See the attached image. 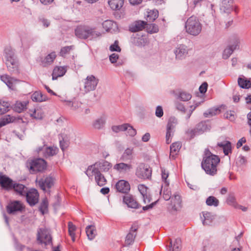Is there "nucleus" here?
I'll return each instance as SVG.
<instances>
[{
  "mask_svg": "<svg viewBox=\"0 0 251 251\" xmlns=\"http://www.w3.org/2000/svg\"><path fill=\"white\" fill-rule=\"evenodd\" d=\"M112 167V164L107 161H98L89 166L85 174L89 177L94 176L97 184L100 186H102L106 183L107 181L101 172H107L111 169Z\"/></svg>",
  "mask_w": 251,
  "mask_h": 251,
  "instance_id": "obj_1",
  "label": "nucleus"
},
{
  "mask_svg": "<svg viewBox=\"0 0 251 251\" xmlns=\"http://www.w3.org/2000/svg\"><path fill=\"white\" fill-rule=\"evenodd\" d=\"M220 161V159L218 156L212 154L209 149H206L204 151L201 166L207 174L214 176L217 174V167Z\"/></svg>",
  "mask_w": 251,
  "mask_h": 251,
  "instance_id": "obj_2",
  "label": "nucleus"
},
{
  "mask_svg": "<svg viewBox=\"0 0 251 251\" xmlns=\"http://www.w3.org/2000/svg\"><path fill=\"white\" fill-rule=\"evenodd\" d=\"M4 57L8 71L11 74H20V62L15 50L11 48L4 50Z\"/></svg>",
  "mask_w": 251,
  "mask_h": 251,
  "instance_id": "obj_3",
  "label": "nucleus"
},
{
  "mask_svg": "<svg viewBox=\"0 0 251 251\" xmlns=\"http://www.w3.org/2000/svg\"><path fill=\"white\" fill-rule=\"evenodd\" d=\"M75 32L76 37L82 39L94 40L101 36V33L98 31L95 27L86 25H80L77 26Z\"/></svg>",
  "mask_w": 251,
  "mask_h": 251,
  "instance_id": "obj_4",
  "label": "nucleus"
},
{
  "mask_svg": "<svg viewBox=\"0 0 251 251\" xmlns=\"http://www.w3.org/2000/svg\"><path fill=\"white\" fill-rule=\"evenodd\" d=\"M185 28L187 33L196 36L201 32L202 25L197 17L192 16L186 21Z\"/></svg>",
  "mask_w": 251,
  "mask_h": 251,
  "instance_id": "obj_5",
  "label": "nucleus"
},
{
  "mask_svg": "<svg viewBox=\"0 0 251 251\" xmlns=\"http://www.w3.org/2000/svg\"><path fill=\"white\" fill-rule=\"evenodd\" d=\"M25 209L24 204L21 201L16 200L10 201L6 207L7 212L10 215L22 213Z\"/></svg>",
  "mask_w": 251,
  "mask_h": 251,
  "instance_id": "obj_6",
  "label": "nucleus"
},
{
  "mask_svg": "<svg viewBox=\"0 0 251 251\" xmlns=\"http://www.w3.org/2000/svg\"><path fill=\"white\" fill-rule=\"evenodd\" d=\"M37 239L40 244H44L46 246L52 244L50 232L46 228H41L38 229Z\"/></svg>",
  "mask_w": 251,
  "mask_h": 251,
  "instance_id": "obj_7",
  "label": "nucleus"
},
{
  "mask_svg": "<svg viewBox=\"0 0 251 251\" xmlns=\"http://www.w3.org/2000/svg\"><path fill=\"white\" fill-rule=\"evenodd\" d=\"M152 170L147 165L141 164L137 168L136 175L143 179H149L151 176Z\"/></svg>",
  "mask_w": 251,
  "mask_h": 251,
  "instance_id": "obj_8",
  "label": "nucleus"
},
{
  "mask_svg": "<svg viewBox=\"0 0 251 251\" xmlns=\"http://www.w3.org/2000/svg\"><path fill=\"white\" fill-rule=\"evenodd\" d=\"M99 79L93 75H90L84 80V90L88 93L94 90L98 84Z\"/></svg>",
  "mask_w": 251,
  "mask_h": 251,
  "instance_id": "obj_9",
  "label": "nucleus"
},
{
  "mask_svg": "<svg viewBox=\"0 0 251 251\" xmlns=\"http://www.w3.org/2000/svg\"><path fill=\"white\" fill-rule=\"evenodd\" d=\"M46 168V163L43 159L38 158L30 162L29 169L32 173L43 171Z\"/></svg>",
  "mask_w": 251,
  "mask_h": 251,
  "instance_id": "obj_10",
  "label": "nucleus"
},
{
  "mask_svg": "<svg viewBox=\"0 0 251 251\" xmlns=\"http://www.w3.org/2000/svg\"><path fill=\"white\" fill-rule=\"evenodd\" d=\"M177 123V119L175 117H171L169 119L166 135V142L167 144H170L171 142V138L173 135L174 129Z\"/></svg>",
  "mask_w": 251,
  "mask_h": 251,
  "instance_id": "obj_11",
  "label": "nucleus"
},
{
  "mask_svg": "<svg viewBox=\"0 0 251 251\" xmlns=\"http://www.w3.org/2000/svg\"><path fill=\"white\" fill-rule=\"evenodd\" d=\"M138 228L139 225L137 222H134L132 224L126 235V245H131L134 243Z\"/></svg>",
  "mask_w": 251,
  "mask_h": 251,
  "instance_id": "obj_12",
  "label": "nucleus"
},
{
  "mask_svg": "<svg viewBox=\"0 0 251 251\" xmlns=\"http://www.w3.org/2000/svg\"><path fill=\"white\" fill-rule=\"evenodd\" d=\"M27 202L30 206H33L38 202L39 194L35 189L27 191L25 195Z\"/></svg>",
  "mask_w": 251,
  "mask_h": 251,
  "instance_id": "obj_13",
  "label": "nucleus"
},
{
  "mask_svg": "<svg viewBox=\"0 0 251 251\" xmlns=\"http://www.w3.org/2000/svg\"><path fill=\"white\" fill-rule=\"evenodd\" d=\"M14 182L6 175L0 174V185L2 188L7 190H12Z\"/></svg>",
  "mask_w": 251,
  "mask_h": 251,
  "instance_id": "obj_14",
  "label": "nucleus"
},
{
  "mask_svg": "<svg viewBox=\"0 0 251 251\" xmlns=\"http://www.w3.org/2000/svg\"><path fill=\"white\" fill-rule=\"evenodd\" d=\"M116 192L123 194V203L126 204V180L121 179L117 181L114 186Z\"/></svg>",
  "mask_w": 251,
  "mask_h": 251,
  "instance_id": "obj_15",
  "label": "nucleus"
},
{
  "mask_svg": "<svg viewBox=\"0 0 251 251\" xmlns=\"http://www.w3.org/2000/svg\"><path fill=\"white\" fill-rule=\"evenodd\" d=\"M130 190L129 184L126 181V191ZM126 205L130 208L137 209L140 207L135 198L131 195L127 194L126 192Z\"/></svg>",
  "mask_w": 251,
  "mask_h": 251,
  "instance_id": "obj_16",
  "label": "nucleus"
},
{
  "mask_svg": "<svg viewBox=\"0 0 251 251\" xmlns=\"http://www.w3.org/2000/svg\"><path fill=\"white\" fill-rule=\"evenodd\" d=\"M41 151H43L45 157H48L55 155L57 153L58 149L54 146L48 147L44 146L43 147H40L37 149L38 152Z\"/></svg>",
  "mask_w": 251,
  "mask_h": 251,
  "instance_id": "obj_17",
  "label": "nucleus"
},
{
  "mask_svg": "<svg viewBox=\"0 0 251 251\" xmlns=\"http://www.w3.org/2000/svg\"><path fill=\"white\" fill-rule=\"evenodd\" d=\"M61 101L64 103L65 106L73 111L77 110L81 105V103L75 99L72 100H61Z\"/></svg>",
  "mask_w": 251,
  "mask_h": 251,
  "instance_id": "obj_18",
  "label": "nucleus"
},
{
  "mask_svg": "<svg viewBox=\"0 0 251 251\" xmlns=\"http://www.w3.org/2000/svg\"><path fill=\"white\" fill-rule=\"evenodd\" d=\"M0 79L9 88L14 90L15 84L18 81L16 78L11 77L7 75L0 76Z\"/></svg>",
  "mask_w": 251,
  "mask_h": 251,
  "instance_id": "obj_19",
  "label": "nucleus"
},
{
  "mask_svg": "<svg viewBox=\"0 0 251 251\" xmlns=\"http://www.w3.org/2000/svg\"><path fill=\"white\" fill-rule=\"evenodd\" d=\"M176 58L182 59L184 58L188 53L187 47L184 45H179L174 51Z\"/></svg>",
  "mask_w": 251,
  "mask_h": 251,
  "instance_id": "obj_20",
  "label": "nucleus"
},
{
  "mask_svg": "<svg viewBox=\"0 0 251 251\" xmlns=\"http://www.w3.org/2000/svg\"><path fill=\"white\" fill-rule=\"evenodd\" d=\"M53 179L50 176H47L45 178H42L39 180V185L41 189L45 191L46 188H50L53 185Z\"/></svg>",
  "mask_w": 251,
  "mask_h": 251,
  "instance_id": "obj_21",
  "label": "nucleus"
},
{
  "mask_svg": "<svg viewBox=\"0 0 251 251\" xmlns=\"http://www.w3.org/2000/svg\"><path fill=\"white\" fill-rule=\"evenodd\" d=\"M67 71V67L66 66H56L52 72V79L55 80L59 77L63 76Z\"/></svg>",
  "mask_w": 251,
  "mask_h": 251,
  "instance_id": "obj_22",
  "label": "nucleus"
},
{
  "mask_svg": "<svg viewBox=\"0 0 251 251\" xmlns=\"http://www.w3.org/2000/svg\"><path fill=\"white\" fill-rule=\"evenodd\" d=\"M233 9V0H222L221 10L225 13H230Z\"/></svg>",
  "mask_w": 251,
  "mask_h": 251,
  "instance_id": "obj_23",
  "label": "nucleus"
},
{
  "mask_svg": "<svg viewBox=\"0 0 251 251\" xmlns=\"http://www.w3.org/2000/svg\"><path fill=\"white\" fill-rule=\"evenodd\" d=\"M12 189L18 195L25 196L27 191V188L24 185L15 182Z\"/></svg>",
  "mask_w": 251,
  "mask_h": 251,
  "instance_id": "obj_24",
  "label": "nucleus"
},
{
  "mask_svg": "<svg viewBox=\"0 0 251 251\" xmlns=\"http://www.w3.org/2000/svg\"><path fill=\"white\" fill-rule=\"evenodd\" d=\"M146 22L142 21H136L129 26V30L131 32H137L142 30L146 27Z\"/></svg>",
  "mask_w": 251,
  "mask_h": 251,
  "instance_id": "obj_25",
  "label": "nucleus"
},
{
  "mask_svg": "<svg viewBox=\"0 0 251 251\" xmlns=\"http://www.w3.org/2000/svg\"><path fill=\"white\" fill-rule=\"evenodd\" d=\"M171 204L173 208L177 210L181 207V199L180 196L177 193L174 194L171 198Z\"/></svg>",
  "mask_w": 251,
  "mask_h": 251,
  "instance_id": "obj_26",
  "label": "nucleus"
},
{
  "mask_svg": "<svg viewBox=\"0 0 251 251\" xmlns=\"http://www.w3.org/2000/svg\"><path fill=\"white\" fill-rule=\"evenodd\" d=\"M29 111L30 117L33 119L41 120L44 116V112L41 108H36L34 109H30Z\"/></svg>",
  "mask_w": 251,
  "mask_h": 251,
  "instance_id": "obj_27",
  "label": "nucleus"
},
{
  "mask_svg": "<svg viewBox=\"0 0 251 251\" xmlns=\"http://www.w3.org/2000/svg\"><path fill=\"white\" fill-rule=\"evenodd\" d=\"M105 121L106 117L104 116H101L94 121L93 126L95 129H101L104 126Z\"/></svg>",
  "mask_w": 251,
  "mask_h": 251,
  "instance_id": "obj_28",
  "label": "nucleus"
},
{
  "mask_svg": "<svg viewBox=\"0 0 251 251\" xmlns=\"http://www.w3.org/2000/svg\"><path fill=\"white\" fill-rule=\"evenodd\" d=\"M217 145L219 147L223 149L224 153L226 155H228L229 153L231 152V146L230 142L226 141L218 143Z\"/></svg>",
  "mask_w": 251,
  "mask_h": 251,
  "instance_id": "obj_29",
  "label": "nucleus"
},
{
  "mask_svg": "<svg viewBox=\"0 0 251 251\" xmlns=\"http://www.w3.org/2000/svg\"><path fill=\"white\" fill-rule=\"evenodd\" d=\"M124 0H109L108 4L113 10H119L123 5Z\"/></svg>",
  "mask_w": 251,
  "mask_h": 251,
  "instance_id": "obj_30",
  "label": "nucleus"
},
{
  "mask_svg": "<svg viewBox=\"0 0 251 251\" xmlns=\"http://www.w3.org/2000/svg\"><path fill=\"white\" fill-rule=\"evenodd\" d=\"M181 147V143L179 142H176L173 143L170 146V156L174 158L177 154Z\"/></svg>",
  "mask_w": 251,
  "mask_h": 251,
  "instance_id": "obj_31",
  "label": "nucleus"
},
{
  "mask_svg": "<svg viewBox=\"0 0 251 251\" xmlns=\"http://www.w3.org/2000/svg\"><path fill=\"white\" fill-rule=\"evenodd\" d=\"M86 233L88 238L92 240L97 235V231L94 226L90 225L86 227Z\"/></svg>",
  "mask_w": 251,
  "mask_h": 251,
  "instance_id": "obj_32",
  "label": "nucleus"
},
{
  "mask_svg": "<svg viewBox=\"0 0 251 251\" xmlns=\"http://www.w3.org/2000/svg\"><path fill=\"white\" fill-rule=\"evenodd\" d=\"M238 83L239 86L243 89H249L251 88V81L250 79L246 78L239 77L238 78Z\"/></svg>",
  "mask_w": 251,
  "mask_h": 251,
  "instance_id": "obj_33",
  "label": "nucleus"
},
{
  "mask_svg": "<svg viewBox=\"0 0 251 251\" xmlns=\"http://www.w3.org/2000/svg\"><path fill=\"white\" fill-rule=\"evenodd\" d=\"M28 103L27 101H17L13 107V109L15 111L21 113L26 108V105Z\"/></svg>",
  "mask_w": 251,
  "mask_h": 251,
  "instance_id": "obj_34",
  "label": "nucleus"
},
{
  "mask_svg": "<svg viewBox=\"0 0 251 251\" xmlns=\"http://www.w3.org/2000/svg\"><path fill=\"white\" fill-rule=\"evenodd\" d=\"M146 16L148 22H153L158 16V12L156 10H150L147 11Z\"/></svg>",
  "mask_w": 251,
  "mask_h": 251,
  "instance_id": "obj_35",
  "label": "nucleus"
},
{
  "mask_svg": "<svg viewBox=\"0 0 251 251\" xmlns=\"http://www.w3.org/2000/svg\"><path fill=\"white\" fill-rule=\"evenodd\" d=\"M56 55L54 52H52L49 54L42 61L43 65L44 66L50 65L53 63L54 60L56 58Z\"/></svg>",
  "mask_w": 251,
  "mask_h": 251,
  "instance_id": "obj_36",
  "label": "nucleus"
},
{
  "mask_svg": "<svg viewBox=\"0 0 251 251\" xmlns=\"http://www.w3.org/2000/svg\"><path fill=\"white\" fill-rule=\"evenodd\" d=\"M221 110L219 107H213L205 111L203 115L205 117H211L219 114Z\"/></svg>",
  "mask_w": 251,
  "mask_h": 251,
  "instance_id": "obj_37",
  "label": "nucleus"
},
{
  "mask_svg": "<svg viewBox=\"0 0 251 251\" xmlns=\"http://www.w3.org/2000/svg\"><path fill=\"white\" fill-rule=\"evenodd\" d=\"M160 193V194H163V197L166 201H168L172 198L171 191L168 188V187L166 186V185H165L163 189V186H162Z\"/></svg>",
  "mask_w": 251,
  "mask_h": 251,
  "instance_id": "obj_38",
  "label": "nucleus"
},
{
  "mask_svg": "<svg viewBox=\"0 0 251 251\" xmlns=\"http://www.w3.org/2000/svg\"><path fill=\"white\" fill-rule=\"evenodd\" d=\"M226 202L228 204L235 207L237 205L235 196L234 193H229L226 198Z\"/></svg>",
  "mask_w": 251,
  "mask_h": 251,
  "instance_id": "obj_39",
  "label": "nucleus"
},
{
  "mask_svg": "<svg viewBox=\"0 0 251 251\" xmlns=\"http://www.w3.org/2000/svg\"><path fill=\"white\" fill-rule=\"evenodd\" d=\"M206 203L208 206L217 207L219 204V200L214 196L208 197L206 200Z\"/></svg>",
  "mask_w": 251,
  "mask_h": 251,
  "instance_id": "obj_40",
  "label": "nucleus"
},
{
  "mask_svg": "<svg viewBox=\"0 0 251 251\" xmlns=\"http://www.w3.org/2000/svg\"><path fill=\"white\" fill-rule=\"evenodd\" d=\"M10 103L8 101L0 100V114H3L9 110Z\"/></svg>",
  "mask_w": 251,
  "mask_h": 251,
  "instance_id": "obj_41",
  "label": "nucleus"
},
{
  "mask_svg": "<svg viewBox=\"0 0 251 251\" xmlns=\"http://www.w3.org/2000/svg\"><path fill=\"white\" fill-rule=\"evenodd\" d=\"M145 28L146 29L148 33H150L151 34L154 33H157L159 30L158 26L154 24H147L146 23Z\"/></svg>",
  "mask_w": 251,
  "mask_h": 251,
  "instance_id": "obj_42",
  "label": "nucleus"
},
{
  "mask_svg": "<svg viewBox=\"0 0 251 251\" xmlns=\"http://www.w3.org/2000/svg\"><path fill=\"white\" fill-rule=\"evenodd\" d=\"M76 230V226L72 222H69L68 223V230L69 235L71 237L72 240L73 242L75 241V231Z\"/></svg>",
  "mask_w": 251,
  "mask_h": 251,
  "instance_id": "obj_43",
  "label": "nucleus"
},
{
  "mask_svg": "<svg viewBox=\"0 0 251 251\" xmlns=\"http://www.w3.org/2000/svg\"><path fill=\"white\" fill-rule=\"evenodd\" d=\"M31 99L34 101L41 102L45 100V98L40 92H35L31 96Z\"/></svg>",
  "mask_w": 251,
  "mask_h": 251,
  "instance_id": "obj_44",
  "label": "nucleus"
},
{
  "mask_svg": "<svg viewBox=\"0 0 251 251\" xmlns=\"http://www.w3.org/2000/svg\"><path fill=\"white\" fill-rule=\"evenodd\" d=\"M138 190L139 191V192H140V193L141 194V195H142L144 201L145 202V203H146V199H148V195H147V187H146L144 185L140 184L138 185Z\"/></svg>",
  "mask_w": 251,
  "mask_h": 251,
  "instance_id": "obj_45",
  "label": "nucleus"
},
{
  "mask_svg": "<svg viewBox=\"0 0 251 251\" xmlns=\"http://www.w3.org/2000/svg\"><path fill=\"white\" fill-rule=\"evenodd\" d=\"M48 201L47 199H44L42 200L39 209L41 212L42 214H44L45 213L48 212Z\"/></svg>",
  "mask_w": 251,
  "mask_h": 251,
  "instance_id": "obj_46",
  "label": "nucleus"
},
{
  "mask_svg": "<svg viewBox=\"0 0 251 251\" xmlns=\"http://www.w3.org/2000/svg\"><path fill=\"white\" fill-rule=\"evenodd\" d=\"M192 98V96L190 94L186 92H181L179 93L178 96V99L182 101H188Z\"/></svg>",
  "mask_w": 251,
  "mask_h": 251,
  "instance_id": "obj_47",
  "label": "nucleus"
},
{
  "mask_svg": "<svg viewBox=\"0 0 251 251\" xmlns=\"http://www.w3.org/2000/svg\"><path fill=\"white\" fill-rule=\"evenodd\" d=\"M116 24L112 21L106 20L102 23V26L106 31H109Z\"/></svg>",
  "mask_w": 251,
  "mask_h": 251,
  "instance_id": "obj_48",
  "label": "nucleus"
},
{
  "mask_svg": "<svg viewBox=\"0 0 251 251\" xmlns=\"http://www.w3.org/2000/svg\"><path fill=\"white\" fill-rule=\"evenodd\" d=\"M161 176L162 179L164 182L165 185L168 187L169 185V182L167 180V178L169 176V173L166 171V170L163 168H161Z\"/></svg>",
  "mask_w": 251,
  "mask_h": 251,
  "instance_id": "obj_49",
  "label": "nucleus"
},
{
  "mask_svg": "<svg viewBox=\"0 0 251 251\" xmlns=\"http://www.w3.org/2000/svg\"><path fill=\"white\" fill-rule=\"evenodd\" d=\"M73 49V46H66L61 48V50L60 51V55L62 57H65L67 54H68L70 51Z\"/></svg>",
  "mask_w": 251,
  "mask_h": 251,
  "instance_id": "obj_50",
  "label": "nucleus"
},
{
  "mask_svg": "<svg viewBox=\"0 0 251 251\" xmlns=\"http://www.w3.org/2000/svg\"><path fill=\"white\" fill-rule=\"evenodd\" d=\"M234 50L230 47L227 46L226 48L223 53V58L224 59H226L228 58L232 54Z\"/></svg>",
  "mask_w": 251,
  "mask_h": 251,
  "instance_id": "obj_51",
  "label": "nucleus"
},
{
  "mask_svg": "<svg viewBox=\"0 0 251 251\" xmlns=\"http://www.w3.org/2000/svg\"><path fill=\"white\" fill-rule=\"evenodd\" d=\"M197 131L199 134L205 131L207 129V125L204 123H200L196 127Z\"/></svg>",
  "mask_w": 251,
  "mask_h": 251,
  "instance_id": "obj_52",
  "label": "nucleus"
},
{
  "mask_svg": "<svg viewBox=\"0 0 251 251\" xmlns=\"http://www.w3.org/2000/svg\"><path fill=\"white\" fill-rule=\"evenodd\" d=\"M204 220L203 224L204 225H209L212 221V215L211 213L207 212L203 214Z\"/></svg>",
  "mask_w": 251,
  "mask_h": 251,
  "instance_id": "obj_53",
  "label": "nucleus"
},
{
  "mask_svg": "<svg viewBox=\"0 0 251 251\" xmlns=\"http://www.w3.org/2000/svg\"><path fill=\"white\" fill-rule=\"evenodd\" d=\"M181 241L180 239L177 238L173 244V247L171 251H180L181 249Z\"/></svg>",
  "mask_w": 251,
  "mask_h": 251,
  "instance_id": "obj_54",
  "label": "nucleus"
},
{
  "mask_svg": "<svg viewBox=\"0 0 251 251\" xmlns=\"http://www.w3.org/2000/svg\"><path fill=\"white\" fill-rule=\"evenodd\" d=\"M225 118L229 120L230 121H233L235 120V114L234 111H228L224 114Z\"/></svg>",
  "mask_w": 251,
  "mask_h": 251,
  "instance_id": "obj_55",
  "label": "nucleus"
},
{
  "mask_svg": "<svg viewBox=\"0 0 251 251\" xmlns=\"http://www.w3.org/2000/svg\"><path fill=\"white\" fill-rule=\"evenodd\" d=\"M240 40L238 38H235L232 41L231 44L228 45L233 50L239 49L240 45Z\"/></svg>",
  "mask_w": 251,
  "mask_h": 251,
  "instance_id": "obj_56",
  "label": "nucleus"
},
{
  "mask_svg": "<svg viewBox=\"0 0 251 251\" xmlns=\"http://www.w3.org/2000/svg\"><path fill=\"white\" fill-rule=\"evenodd\" d=\"M1 119L3 120V122H4L5 125L10 123H13L16 120V118L15 117L11 116L10 115H5Z\"/></svg>",
  "mask_w": 251,
  "mask_h": 251,
  "instance_id": "obj_57",
  "label": "nucleus"
},
{
  "mask_svg": "<svg viewBox=\"0 0 251 251\" xmlns=\"http://www.w3.org/2000/svg\"><path fill=\"white\" fill-rule=\"evenodd\" d=\"M109 50L111 51L120 52L121 48L119 46V42L116 40L114 43L109 47Z\"/></svg>",
  "mask_w": 251,
  "mask_h": 251,
  "instance_id": "obj_58",
  "label": "nucleus"
},
{
  "mask_svg": "<svg viewBox=\"0 0 251 251\" xmlns=\"http://www.w3.org/2000/svg\"><path fill=\"white\" fill-rule=\"evenodd\" d=\"M111 128L112 131L116 133L125 131L126 130V124H123L119 126H112Z\"/></svg>",
  "mask_w": 251,
  "mask_h": 251,
  "instance_id": "obj_59",
  "label": "nucleus"
},
{
  "mask_svg": "<svg viewBox=\"0 0 251 251\" xmlns=\"http://www.w3.org/2000/svg\"><path fill=\"white\" fill-rule=\"evenodd\" d=\"M126 132L130 136H134L136 134V130L129 124H126Z\"/></svg>",
  "mask_w": 251,
  "mask_h": 251,
  "instance_id": "obj_60",
  "label": "nucleus"
},
{
  "mask_svg": "<svg viewBox=\"0 0 251 251\" xmlns=\"http://www.w3.org/2000/svg\"><path fill=\"white\" fill-rule=\"evenodd\" d=\"M186 133L190 140L194 138L196 135L199 134L196 128L194 129H188L186 131Z\"/></svg>",
  "mask_w": 251,
  "mask_h": 251,
  "instance_id": "obj_61",
  "label": "nucleus"
},
{
  "mask_svg": "<svg viewBox=\"0 0 251 251\" xmlns=\"http://www.w3.org/2000/svg\"><path fill=\"white\" fill-rule=\"evenodd\" d=\"M20 10L22 13L20 14L25 16V15H31L32 14L31 10L26 7L23 6L20 8Z\"/></svg>",
  "mask_w": 251,
  "mask_h": 251,
  "instance_id": "obj_62",
  "label": "nucleus"
},
{
  "mask_svg": "<svg viewBox=\"0 0 251 251\" xmlns=\"http://www.w3.org/2000/svg\"><path fill=\"white\" fill-rule=\"evenodd\" d=\"M126 168V164L124 163H120L116 164L114 166V169L117 170L119 172L122 171Z\"/></svg>",
  "mask_w": 251,
  "mask_h": 251,
  "instance_id": "obj_63",
  "label": "nucleus"
},
{
  "mask_svg": "<svg viewBox=\"0 0 251 251\" xmlns=\"http://www.w3.org/2000/svg\"><path fill=\"white\" fill-rule=\"evenodd\" d=\"M155 115L156 117L160 118L163 115V110L162 106H157L155 110Z\"/></svg>",
  "mask_w": 251,
  "mask_h": 251,
  "instance_id": "obj_64",
  "label": "nucleus"
}]
</instances>
